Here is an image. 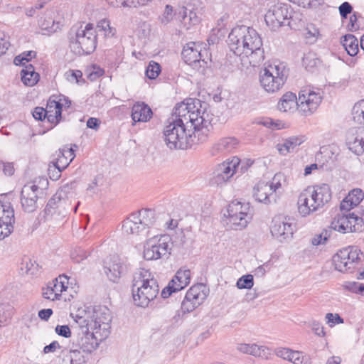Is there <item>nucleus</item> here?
<instances>
[{
  "mask_svg": "<svg viewBox=\"0 0 364 364\" xmlns=\"http://www.w3.org/2000/svg\"><path fill=\"white\" fill-rule=\"evenodd\" d=\"M228 43L235 55L250 58V63L253 66L264 59L262 38L251 27L241 25L233 28L228 35Z\"/></svg>",
  "mask_w": 364,
  "mask_h": 364,
  "instance_id": "1",
  "label": "nucleus"
},
{
  "mask_svg": "<svg viewBox=\"0 0 364 364\" xmlns=\"http://www.w3.org/2000/svg\"><path fill=\"white\" fill-rule=\"evenodd\" d=\"M132 291L134 304L145 308L156 298L159 286L149 270L141 269L134 277Z\"/></svg>",
  "mask_w": 364,
  "mask_h": 364,
  "instance_id": "2",
  "label": "nucleus"
},
{
  "mask_svg": "<svg viewBox=\"0 0 364 364\" xmlns=\"http://www.w3.org/2000/svg\"><path fill=\"white\" fill-rule=\"evenodd\" d=\"M97 31L92 23H87L84 28L80 26L75 31L71 29L69 46L76 55L91 54L97 47Z\"/></svg>",
  "mask_w": 364,
  "mask_h": 364,
  "instance_id": "3",
  "label": "nucleus"
},
{
  "mask_svg": "<svg viewBox=\"0 0 364 364\" xmlns=\"http://www.w3.org/2000/svg\"><path fill=\"white\" fill-rule=\"evenodd\" d=\"M287 79L285 67L282 65H268L259 73V82L264 90L269 93L279 90Z\"/></svg>",
  "mask_w": 364,
  "mask_h": 364,
  "instance_id": "4",
  "label": "nucleus"
},
{
  "mask_svg": "<svg viewBox=\"0 0 364 364\" xmlns=\"http://www.w3.org/2000/svg\"><path fill=\"white\" fill-rule=\"evenodd\" d=\"M164 141L170 149H186L190 146L191 133L185 127L169 121L164 130Z\"/></svg>",
  "mask_w": 364,
  "mask_h": 364,
  "instance_id": "5",
  "label": "nucleus"
},
{
  "mask_svg": "<svg viewBox=\"0 0 364 364\" xmlns=\"http://www.w3.org/2000/svg\"><path fill=\"white\" fill-rule=\"evenodd\" d=\"M227 213L225 216H227L228 223L235 230L245 228L252 218V211L249 203H242L234 200L229 204Z\"/></svg>",
  "mask_w": 364,
  "mask_h": 364,
  "instance_id": "6",
  "label": "nucleus"
},
{
  "mask_svg": "<svg viewBox=\"0 0 364 364\" xmlns=\"http://www.w3.org/2000/svg\"><path fill=\"white\" fill-rule=\"evenodd\" d=\"M171 237L168 235L154 236L148 239L144 246V258L156 260L171 254Z\"/></svg>",
  "mask_w": 364,
  "mask_h": 364,
  "instance_id": "7",
  "label": "nucleus"
},
{
  "mask_svg": "<svg viewBox=\"0 0 364 364\" xmlns=\"http://www.w3.org/2000/svg\"><path fill=\"white\" fill-rule=\"evenodd\" d=\"M364 218L355 215V213L348 215H338L331 223V229L341 233L355 232L363 231Z\"/></svg>",
  "mask_w": 364,
  "mask_h": 364,
  "instance_id": "8",
  "label": "nucleus"
},
{
  "mask_svg": "<svg viewBox=\"0 0 364 364\" xmlns=\"http://www.w3.org/2000/svg\"><path fill=\"white\" fill-rule=\"evenodd\" d=\"M209 288L203 283L192 286L186 292L181 303L183 313H190L203 303L209 294Z\"/></svg>",
  "mask_w": 364,
  "mask_h": 364,
  "instance_id": "9",
  "label": "nucleus"
},
{
  "mask_svg": "<svg viewBox=\"0 0 364 364\" xmlns=\"http://www.w3.org/2000/svg\"><path fill=\"white\" fill-rule=\"evenodd\" d=\"M289 9L290 6L287 4L277 3L272 6L264 16L267 25L273 31L285 26L286 21L287 25H289Z\"/></svg>",
  "mask_w": 364,
  "mask_h": 364,
  "instance_id": "10",
  "label": "nucleus"
},
{
  "mask_svg": "<svg viewBox=\"0 0 364 364\" xmlns=\"http://www.w3.org/2000/svg\"><path fill=\"white\" fill-rule=\"evenodd\" d=\"M73 183L70 185L66 184L63 186L56 193L48 200L44 212L47 216H53L55 215V211H52V207L55 205V203H59V205H62L63 213L68 214V211L71 209L70 205L71 201L70 200V190L72 188ZM80 205V202H77V204L72 208L74 213H76L77 210V208Z\"/></svg>",
  "mask_w": 364,
  "mask_h": 364,
  "instance_id": "11",
  "label": "nucleus"
},
{
  "mask_svg": "<svg viewBox=\"0 0 364 364\" xmlns=\"http://www.w3.org/2000/svg\"><path fill=\"white\" fill-rule=\"evenodd\" d=\"M73 183L70 185L66 184L63 186L56 193L48 200L44 212L47 216H53L55 215V211H52V207L55 205V203H59V205H62L63 213L68 214V211L71 209L70 205L71 201L70 200V190L72 188ZM80 205V202H77V204L72 208L74 213H76L77 210V208Z\"/></svg>",
  "mask_w": 364,
  "mask_h": 364,
  "instance_id": "12",
  "label": "nucleus"
},
{
  "mask_svg": "<svg viewBox=\"0 0 364 364\" xmlns=\"http://www.w3.org/2000/svg\"><path fill=\"white\" fill-rule=\"evenodd\" d=\"M360 252L356 247L352 246L341 250L333 257L335 269L341 272H346L354 268L355 263L360 260Z\"/></svg>",
  "mask_w": 364,
  "mask_h": 364,
  "instance_id": "13",
  "label": "nucleus"
},
{
  "mask_svg": "<svg viewBox=\"0 0 364 364\" xmlns=\"http://www.w3.org/2000/svg\"><path fill=\"white\" fill-rule=\"evenodd\" d=\"M90 318L93 323V331L98 333L100 336L106 338L109 333L112 321L109 309L102 306L93 307Z\"/></svg>",
  "mask_w": 364,
  "mask_h": 364,
  "instance_id": "14",
  "label": "nucleus"
},
{
  "mask_svg": "<svg viewBox=\"0 0 364 364\" xmlns=\"http://www.w3.org/2000/svg\"><path fill=\"white\" fill-rule=\"evenodd\" d=\"M321 100L319 92L310 89L301 90L299 93V112L306 116L312 114L320 105Z\"/></svg>",
  "mask_w": 364,
  "mask_h": 364,
  "instance_id": "15",
  "label": "nucleus"
},
{
  "mask_svg": "<svg viewBox=\"0 0 364 364\" xmlns=\"http://www.w3.org/2000/svg\"><path fill=\"white\" fill-rule=\"evenodd\" d=\"M203 43H196L195 42H189L186 43L183 48L181 55L186 62V63L197 67L199 64V67L203 68L207 66L208 62L203 58L202 53Z\"/></svg>",
  "mask_w": 364,
  "mask_h": 364,
  "instance_id": "16",
  "label": "nucleus"
},
{
  "mask_svg": "<svg viewBox=\"0 0 364 364\" xmlns=\"http://www.w3.org/2000/svg\"><path fill=\"white\" fill-rule=\"evenodd\" d=\"M239 164L240 159L235 156L231 161L219 164L213 173L212 182L221 185L228 181L237 172V165Z\"/></svg>",
  "mask_w": 364,
  "mask_h": 364,
  "instance_id": "17",
  "label": "nucleus"
},
{
  "mask_svg": "<svg viewBox=\"0 0 364 364\" xmlns=\"http://www.w3.org/2000/svg\"><path fill=\"white\" fill-rule=\"evenodd\" d=\"M199 0H193L186 6L179 8L174 14H178L183 21L184 23H188L190 26L196 25L200 21V16L202 14V7L200 6Z\"/></svg>",
  "mask_w": 364,
  "mask_h": 364,
  "instance_id": "18",
  "label": "nucleus"
},
{
  "mask_svg": "<svg viewBox=\"0 0 364 364\" xmlns=\"http://www.w3.org/2000/svg\"><path fill=\"white\" fill-rule=\"evenodd\" d=\"M104 270L109 281L117 282L127 272V266L118 255H112L104 262Z\"/></svg>",
  "mask_w": 364,
  "mask_h": 364,
  "instance_id": "19",
  "label": "nucleus"
},
{
  "mask_svg": "<svg viewBox=\"0 0 364 364\" xmlns=\"http://www.w3.org/2000/svg\"><path fill=\"white\" fill-rule=\"evenodd\" d=\"M39 187L33 183L23 186L21 192V204L26 213H33L37 209L38 191Z\"/></svg>",
  "mask_w": 364,
  "mask_h": 364,
  "instance_id": "20",
  "label": "nucleus"
},
{
  "mask_svg": "<svg viewBox=\"0 0 364 364\" xmlns=\"http://www.w3.org/2000/svg\"><path fill=\"white\" fill-rule=\"evenodd\" d=\"M14 221V211L11 204L0 202V240L11 233Z\"/></svg>",
  "mask_w": 364,
  "mask_h": 364,
  "instance_id": "21",
  "label": "nucleus"
},
{
  "mask_svg": "<svg viewBox=\"0 0 364 364\" xmlns=\"http://www.w3.org/2000/svg\"><path fill=\"white\" fill-rule=\"evenodd\" d=\"M95 331L83 332L77 331L73 338L72 345L73 347L81 349L83 352L91 353L97 345Z\"/></svg>",
  "mask_w": 364,
  "mask_h": 364,
  "instance_id": "22",
  "label": "nucleus"
},
{
  "mask_svg": "<svg viewBox=\"0 0 364 364\" xmlns=\"http://www.w3.org/2000/svg\"><path fill=\"white\" fill-rule=\"evenodd\" d=\"M311 195V200L313 205L318 210L331 199V191L329 186L326 183L316 185L312 187H307Z\"/></svg>",
  "mask_w": 364,
  "mask_h": 364,
  "instance_id": "23",
  "label": "nucleus"
},
{
  "mask_svg": "<svg viewBox=\"0 0 364 364\" xmlns=\"http://www.w3.org/2000/svg\"><path fill=\"white\" fill-rule=\"evenodd\" d=\"M189 117L191 118L192 121L191 122L190 128L195 130L201 129L203 133L210 132L212 128L213 116L205 111V108L203 110H201V109H196L195 112L189 113Z\"/></svg>",
  "mask_w": 364,
  "mask_h": 364,
  "instance_id": "24",
  "label": "nucleus"
},
{
  "mask_svg": "<svg viewBox=\"0 0 364 364\" xmlns=\"http://www.w3.org/2000/svg\"><path fill=\"white\" fill-rule=\"evenodd\" d=\"M294 228L292 223L281 220L280 218H274L271 233L274 237L283 242L292 237Z\"/></svg>",
  "mask_w": 364,
  "mask_h": 364,
  "instance_id": "25",
  "label": "nucleus"
},
{
  "mask_svg": "<svg viewBox=\"0 0 364 364\" xmlns=\"http://www.w3.org/2000/svg\"><path fill=\"white\" fill-rule=\"evenodd\" d=\"M272 188L268 182L259 181L253 188V197L259 203L269 204L276 201Z\"/></svg>",
  "mask_w": 364,
  "mask_h": 364,
  "instance_id": "26",
  "label": "nucleus"
},
{
  "mask_svg": "<svg viewBox=\"0 0 364 364\" xmlns=\"http://www.w3.org/2000/svg\"><path fill=\"white\" fill-rule=\"evenodd\" d=\"M61 101L62 98L57 100L55 96H52L48 100L47 107L45 109L47 112L46 119L48 122L54 126L59 123L62 117L63 105L61 103Z\"/></svg>",
  "mask_w": 364,
  "mask_h": 364,
  "instance_id": "27",
  "label": "nucleus"
},
{
  "mask_svg": "<svg viewBox=\"0 0 364 364\" xmlns=\"http://www.w3.org/2000/svg\"><path fill=\"white\" fill-rule=\"evenodd\" d=\"M153 115L151 107L144 102H137L132 108V119L133 125L136 122H146Z\"/></svg>",
  "mask_w": 364,
  "mask_h": 364,
  "instance_id": "28",
  "label": "nucleus"
},
{
  "mask_svg": "<svg viewBox=\"0 0 364 364\" xmlns=\"http://www.w3.org/2000/svg\"><path fill=\"white\" fill-rule=\"evenodd\" d=\"M349 149L356 155L364 153V127H360L355 133L348 137Z\"/></svg>",
  "mask_w": 364,
  "mask_h": 364,
  "instance_id": "29",
  "label": "nucleus"
},
{
  "mask_svg": "<svg viewBox=\"0 0 364 364\" xmlns=\"http://www.w3.org/2000/svg\"><path fill=\"white\" fill-rule=\"evenodd\" d=\"M309 193V191H308L306 188L299 194L298 198V211L302 216H306L311 213L317 210L315 205H313Z\"/></svg>",
  "mask_w": 364,
  "mask_h": 364,
  "instance_id": "30",
  "label": "nucleus"
},
{
  "mask_svg": "<svg viewBox=\"0 0 364 364\" xmlns=\"http://www.w3.org/2000/svg\"><path fill=\"white\" fill-rule=\"evenodd\" d=\"M239 141L235 137H225L220 139L212 148V154L228 153L238 147Z\"/></svg>",
  "mask_w": 364,
  "mask_h": 364,
  "instance_id": "31",
  "label": "nucleus"
},
{
  "mask_svg": "<svg viewBox=\"0 0 364 364\" xmlns=\"http://www.w3.org/2000/svg\"><path fill=\"white\" fill-rule=\"evenodd\" d=\"M306 140L304 135L291 136L285 139L283 144H278L277 148L280 154L287 155L293 152L295 148Z\"/></svg>",
  "mask_w": 364,
  "mask_h": 364,
  "instance_id": "32",
  "label": "nucleus"
},
{
  "mask_svg": "<svg viewBox=\"0 0 364 364\" xmlns=\"http://www.w3.org/2000/svg\"><path fill=\"white\" fill-rule=\"evenodd\" d=\"M237 350L242 353L249 354L255 357L267 358L269 354V349L264 346H258L255 343H240L237 346Z\"/></svg>",
  "mask_w": 364,
  "mask_h": 364,
  "instance_id": "33",
  "label": "nucleus"
},
{
  "mask_svg": "<svg viewBox=\"0 0 364 364\" xmlns=\"http://www.w3.org/2000/svg\"><path fill=\"white\" fill-rule=\"evenodd\" d=\"M139 221L136 213H132L123 221L122 230L127 235H139L144 231Z\"/></svg>",
  "mask_w": 364,
  "mask_h": 364,
  "instance_id": "34",
  "label": "nucleus"
},
{
  "mask_svg": "<svg viewBox=\"0 0 364 364\" xmlns=\"http://www.w3.org/2000/svg\"><path fill=\"white\" fill-rule=\"evenodd\" d=\"M91 311L78 310L75 316V321L78 324L77 331L88 332L93 331V323L90 318Z\"/></svg>",
  "mask_w": 364,
  "mask_h": 364,
  "instance_id": "35",
  "label": "nucleus"
},
{
  "mask_svg": "<svg viewBox=\"0 0 364 364\" xmlns=\"http://www.w3.org/2000/svg\"><path fill=\"white\" fill-rule=\"evenodd\" d=\"M75 155L72 148H63L59 149L58 158L55 163V167L62 171L74 159Z\"/></svg>",
  "mask_w": 364,
  "mask_h": 364,
  "instance_id": "36",
  "label": "nucleus"
},
{
  "mask_svg": "<svg viewBox=\"0 0 364 364\" xmlns=\"http://www.w3.org/2000/svg\"><path fill=\"white\" fill-rule=\"evenodd\" d=\"M299 97L291 92H287L284 94L278 102V109L282 112L290 111L291 109L297 107L299 110Z\"/></svg>",
  "mask_w": 364,
  "mask_h": 364,
  "instance_id": "37",
  "label": "nucleus"
},
{
  "mask_svg": "<svg viewBox=\"0 0 364 364\" xmlns=\"http://www.w3.org/2000/svg\"><path fill=\"white\" fill-rule=\"evenodd\" d=\"M21 80L27 86L36 85L39 80V74L35 72L34 67L31 64L27 65L21 72Z\"/></svg>",
  "mask_w": 364,
  "mask_h": 364,
  "instance_id": "38",
  "label": "nucleus"
},
{
  "mask_svg": "<svg viewBox=\"0 0 364 364\" xmlns=\"http://www.w3.org/2000/svg\"><path fill=\"white\" fill-rule=\"evenodd\" d=\"M341 43L347 53L350 56H355L358 53V41L353 34H346L341 38Z\"/></svg>",
  "mask_w": 364,
  "mask_h": 364,
  "instance_id": "39",
  "label": "nucleus"
},
{
  "mask_svg": "<svg viewBox=\"0 0 364 364\" xmlns=\"http://www.w3.org/2000/svg\"><path fill=\"white\" fill-rule=\"evenodd\" d=\"M135 213L141 220L139 222L144 230L149 228L156 222L155 213L151 209H142Z\"/></svg>",
  "mask_w": 364,
  "mask_h": 364,
  "instance_id": "40",
  "label": "nucleus"
},
{
  "mask_svg": "<svg viewBox=\"0 0 364 364\" xmlns=\"http://www.w3.org/2000/svg\"><path fill=\"white\" fill-rule=\"evenodd\" d=\"M80 350V349L78 348L72 346L68 351L62 350V353L66 352V354L63 358V364H81L83 362V356L81 355Z\"/></svg>",
  "mask_w": 364,
  "mask_h": 364,
  "instance_id": "41",
  "label": "nucleus"
},
{
  "mask_svg": "<svg viewBox=\"0 0 364 364\" xmlns=\"http://www.w3.org/2000/svg\"><path fill=\"white\" fill-rule=\"evenodd\" d=\"M113 6H127L136 8L140 6H144L151 0H106Z\"/></svg>",
  "mask_w": 364,
  "mask_h": 364,
  "instance_id": "42",
  "label": "nucleus"
},
{
  "mask_svg": "<svg viewBox=\"0 0 364 364\" xmlns=\"http://www.w3.org/2000/svg\"><path fill=\"white\" fill-rule=\"evenodd\" d=\"M95 29H97L98 31H102L106 38L113 37L116 33V28L111 26L109 20L107 18L100 20L97 23Z\"/></svg>",
  "mask_w": 364,
  "mask_h": 364,
  "instance_id": "43",
  "label": "nucleus"
},
{
  "mask_svg": "<svg viewBox=\"0 0 364 364\" xmlns=\"http://www.w3.org/2000/svg\"><path fill=\"white\" fill-rule=\"evenodd\" d=\"M174 277L178 282L179 289H184L190 283L191 271L189 269H180L177 271Z\"/></svg>",
  "mask_w": 364,
  "mask_h": 364,
  "instance_id": "44",
  "label": "nucleus"
},
{
  "mask_svg": "<svg viewBox=\"0 0 364 364\" xmlns=\"http://www.w3.org/2000/svg\"><path fill=\"white\" fill-rule=\"evenodd\" d=\"M65 77L70 82L82 84L85 80L82 78V73L79 70H68L65 73Z\"/></svg>",
  "mask_w": 364,
  "mask_h": 364,
  "instance_id": "45",
  "label": "nucleus"
},
{
  "mask_svg": "<svg viewBox=\"0 0 364 364\" xmlns=\"http://www.w3.org/2000/svg\"><path fill=\"white\" fill-rule=\"evenodd\" d=\"M187 107V105H185V101L178 103L173 108L171 117L168 119V121H173L176 118L183 117L184 115L188 114Z\"/></svg>",
  "mask_w": 364,
  "mask_h": 364,
  "instance_id": "46",
  "label": "nucleus"
},
{
  "mask_svg": "<svg viewBox=\"0 0 364 364\" xmlns=\"http://www.w3.org/2000/svg\"><path fill=\"white\" fill-rule=\"evenodd\" d=\"M68 284V278L65 275H60L58 277L55 278L52 283L50 284L53 287H54L55 291L58 293H61L65 291L68 288L67 284Z\"/></svg>",
  "mask_w": 364,
  "mask_h": 364,
  "instance_id": "47",
  "label": "nucleus"
},
{
  "mask_svg": "<svg viewBox=\"0 0 364 364\" xmlns=\"http://www.w3.org/2000/svg\"><path fill=\"white\" fill-rule=\"evenodd\" d=\"M36 52L33 50H29L22 53L21 54L15 57L14 63L16 65H23L25 62L28 63L32 58H36Z\"/></svg>",
  "mask_w": 364,
  "mask_h": 364,
  "instance_id": "48",
  "label": "nucleus"
},
{
  "mask_svg": "<svg viewBox=\"0 0 364 364\" xmlns=\"http://www.w3.org/2000/svg\"><path fill=\"white\" fill-rule=\"evenodd\" d=\"M294 364H311V359L310 355L304 353L301 351H294L291 355V360Z\"/></svg>",
  "mask_w": 364,
  "mask_h": 364,
  "instance_id": "49",
  "label": "nucleus"
},
{
  "mask_svg": "<svg viewBox=\"0 0 364 364\" xmlns=\"http://www.w3.org/2000/svg\"><path fill=\"white\" fill-rule=\"evenodd\" d=\"M161 73V65L155 62L151 61L146 69V75L151 80L156 79Z\"/></svg>",
  "mask_w": 364,
  "mask_h": 364,
  "instance_id": "50",
  "label": "nucleus"
},
{
  "mask_svg": "<svg viewBox=\"0 0 364 364\" xmlns=\"http://www.w3.org/2000/svg\"><path fill=\"white\" fill-rule=\"evenodd\" d=\"M346 197L351 204L358 205L364 198V193L361 189L355 188Z\"/></svg>",
  "mask_w": 364,
  "mask_h": 364,
  "instance_id": "51",
  "label": "nucleus"
},
{
  "mask_svg": "<svg viewBox=\"0 0 364 364\" xmlns=\"http://www.w3.org/2000/svg\"><path fill=\"white\" fill-rule=\"evenodd\" d=\"M104 73L105 70L97 65H93L87 69V77L90 81L96 80L102 76Z\"/></svg>",
  "mask_w": 364,
  "mask_h": 364,
  "instance_id": "52",
  "label": "nucleus"
},
{
  "mask_svg": "<svg viewBox=\"0 0 364 364\" xmlns=\"http://www.w3.org/2000/svg\"><path fill=\"white\" fill-rule=\"evenodd\" d=\"M253 284V276L251 274L243 275L237 282L238 289H251Z\"/></svg>",
  "mask_w": 364,
  "mask_h": 364,
  "instance_id": "53",
  "label": "nucleus"
},
{
  "mask_svg": "<svg viewBox=\"0 0 364 364\" xmlns=\"http://www.w3.org/2000/svg\"><path fill=\"white\" fill-rule=\"evenodd\" d=\"M286 182V177L282 173H276L271 183L269 185L272 188V191L274 193L277 189L282 187V184Z\"/></svg>",
  "mask_w": 364,
  "mask_h": 364,
  "instance_id": "54",
  "label": "nucleus"
},
{
  "mask_svg": "<svg viewBox=\"0 0 364 364\" xmlns=\"http://www.w3.org/2000/svg\"><path fill=\"white\" fill-rule=\"evenodd\" d=\"M42 294L45 299L51 301L58 300L60 297V294L55 291L54 287L51 284L43 289Z\"/></svg>",
  "mask_w": 364,
  "mask_h": 364,
  "instance_id": "55",
  "label": "nucleus"
},
{
  "mask_svg": "<svg viewBox=\"0 0 364 364\" xmlns=\"http://www.w3.org/2000/svg\"><path fill=\"white\" fill-rule=\"evenodd\" d=\"M318 63L320 60L311 54L305 55L303 58V65L309 71L316 67Z\"/></svg>",
  "mask_w": 364,
  "mask_h": 364,
  "instance_id": "56",
  "label": "nucleus"
},
{
  "mask_svg": "<svg viewBox=\"0 0 364 364\" xmlns=\"http://www.w3.org/2000/svg\"><path fill=\"white\" fill-rule=\"evenodd\" d=\"M359 18H361L360 14H358L356 13H354L350 16L349 23L347 26L348 31L355 32L360 29V24L358 21Z\"/></svg>",
  "mask_w": 364,
  "mask_h": 364,
  "instance_id": "57",
  "label": "nucleus"
},
{
  "mask_svg": "<svg viewBox=\"0 0 364 364\" xmlns=\"http://www.w3.org/2000/svg\"><path fill=\"white\" fill-rule=\"evenodd\" d=\"M329 232H331V230H329ZM330 236L328 233V230H323L321 234L316 235L311 240V244L314 246L319 245L321 244L325 243L328 237Z\"/></svg>",
  "mask_w": 364,
  "mask_h": 364,
  "instance_id": "58",
  "label": "nucleus"
},
{
  "mask_svg": "<svg viewBox=\"0 0 364 364\" xmlns=\"http://www.w3.org/2000/svg\"><path fill=\"white\" fill-rule=\"evenodd\" d=\"M202 102L198 99H188L185 101V105H187V109L188 113L195 112L196 109H200L202 108Z\"/></svg>",
  "mask_w": 364,
  "mask_h": 364,
  "instance_id": "59",
  "label": "nucleus"
},
{
  "mask_svg": "<svg viewBox=\"0 0 364 364\" xmlns=\"http://www.w3.org/2000/svg\"><path fill=\"white\" fill-rule=\"evenodd\" d=\"M22 269H26V272L27 274H34L36 273V271L38 269V264L35 261H32L30 259H28L27 260H24L22 262Z\"/></svg>",
  "mask_w": 364,
  "mask_h": 364,
  "instance_id": "60",
  "label": "nucleus"
},
{
  "mask_svg": "<svg viewBox=\"0 0 364 364\" xmlns=\"http://www.w3.org/2000/svg\"><path fill=\"white\" fill-rule=\"evenodd\" d=\"M294 350L286 348H279L275 351L276 355L277 357L289 361L291 360V355L294 354Z\"/></svg>",
  "mask_w": 364,
  "mask_h": 364,
  "instance_id": "61",
  "label": "nucleus"
},
{
  "mask_svg": "<svg viewBox=\"0 0 364 364\" xmlns=\"http://www.w3.org/2000/svg\"><path fill=\"white\" fill-rule=\"evenodd\" d=\"M326 319L331 327L333 326L335 324H340L344 322L343 318L338 314H333L332 313H328L326 315Z\"/></svg>",
  "mask_w": 364,
  "mask_h": 364,
  "instance_id": "62",
  "label": "nucleus"
},
{
  "mask_svg": "<svg viewBox=\"0 0 364 364\" xmlns=\"http://www.w3.org/2000/svg\"><path fill=\"white\" fill-rule=\"evenodd\" d=\"M186 243V237L183 230L176 232L173 240L171 242V245H174L178 247H183Z\"/></svg>",
  "mask_w": 364,
  "mask_h": 364,
  "instance_id": "63",
  "label": "nucleus"
},
{
  "mask_svg": "<svg viewBox=\"0 0 364 364\" xmlns=\"http://www.w3.org/2000/svg\"><path fill=\"white\" fill-rule=\"evenodd\" d=\"M346 288L354 293H363L364 291V284L349 282L346 283Z\"/></svg>",
  "mask_w": 364,
  "mask_h": 364,
  "instance_id": "64",
  "label": "nucleus"
}]
</instances>
